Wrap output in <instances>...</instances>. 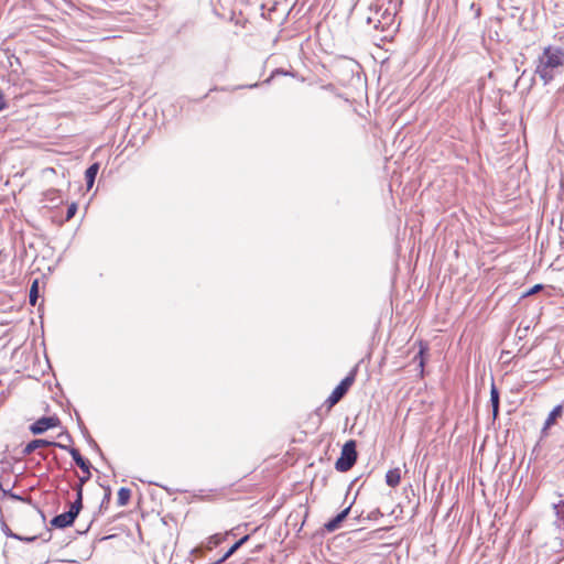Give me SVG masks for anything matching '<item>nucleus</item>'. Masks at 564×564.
<instances>
[{"mask_svg": "<svg viewBox=\"0 0 564 564\" xmlns=\"http://www.w3.org/2000/svg\"><path fill=\"white\" fill-rule=\"evenodd\" d=\"M110 498H111V490H110V488L108 487V488L106 489V494H105V496H104V498H102V500H101V503H100V507H99V508H100V510H101L102 508H106V507H107V505H108V503H109V501H110Z\"/></svg>", "mask_w": 564, "mask_h": 564, "instance_id": "obj_22", "label": "nucleus"}, {"mask_svg": "<svg viewBox=\"0 0 564 564\" xmlns=\"http://www.w3.org/2000/svg\"><path fill=\"white\" fill-rule=\"evenodd\" d=\"M230 534H232V531H227L225 533H215L207 538L206 541L202 544V546L195 549L193 552H199L203 549L213 550L215 546L221 544Z\"/></svg>", "mask_w": 564, "mask_h": 564, "instance_id": "obj_7", "label": "nucleus"}, {"mask_svg": "<svg viewBox=\"0 0 564 564\" xmlns=\"http://www.w3.org/2000/svg\"><path fill=\"white\" fill-rule=\"evenodd\" d=\"M98 171H99V164L98 163H94L91 164L85 172V180H86V185H87V188L90 189L95 183V180H96V176L98 174Z\"/></svg>", "mask_w": 564, "mask_h": 564, "instance_id": "obj_13", "label": "nucleus"}, {"mask_svg": "<svg viewBox=\"0 0 564 564\" xmlns=\"http://www.w3.org/2000/svg\"><path fill=\"white\" fill-rule=\"evenodd\" d=\"M76 212H77V204H76V203H72V204L67 207V212H66V220L72 219V218L76 215Z\"/></svg>", "mask_w": 564, "mask_h": 564, "instance_id": "obj_21", "label": "nucleus"}, {"mask_svg": "<svg viewBox=\"0 0 564 564\" xmlns=\"http://www.w3.org/2000/svg\"><path fill=\"white\" fill-rule=\"evenodd\" d=\"M350 509H351V505L348 506L347 508H345L343 511H340L336 517H334L333 519L327 521L324 524L325 530L328 531V532H334L335 530H337L340 527L341 522L349 514Z\"/></svg>", "mask_w": 564, "mask_h": 564, "instance_id": "obj_9", "label": "nucleus"}, {"mask_svg": "<svg viewBox=\"0 0 564 564\" xmlns=\"http://www.w3.org/2000/svg\"><path fill=\"white\" fill-rule=\"evenodd\" d=\"M59 194H61V192L58 189L51 188L44 193V198L51 203L59 204V203H62V198H61Z\"/></svg>", "mask_w": 564, "mask_h": 564, "instance_id": "obj_17", "label": "nucleus"}, {"mask_svg": "<svg viewBox=\"0 0 564 564\" xmlns=\"http://www.w3.org/2000/svg\"><path fill=\"white\" fill-rule=\"evenodd\" d=\"M89 444L93 447V449L99 453L101 457L104 456L99 445L93 438L89 440Z\"/></svg>", "mask_w": 564, "mask_h": 564, "instance_id": "obj_24", "label": "nucleus"}, {"mask_svg": "<svg viewBox=\"0 0 564 564\" xmlns=\"http://www.w3.org/2000/svg\"><path fill=\"white\" fill-rule=\"evenodd\" d=\"M564 67V50L549 45L543 48L535 62L534 73L544 85H549Z\"/></svg>", "mask_w": 564, "mask_h": 564, "instance_id": "obj_1", "label": "nucleus"}, {"mask_svg": "<svg viewBox=\"0 0 564 564\" xmlns=\"http://www.w3.org/2000/svg\"><path fill=\"white\" fill-rule=\"evenodd\" d=\"M52 446L67 451L70 454V456L73 457L75 464L83 470L85 476L79 478L78 484H85L86 481H88V479L91 476L90 463L82 456V454L79 453V451L77 448L65 445L63 443H57V442H55V444H53Z\"/></svg>", "mask_w": 564, "mask_h": 564, "instance_id": "obj_4", "label": "nucleus"}, {"mask_svg": "<svg viewBox=\"0 0 564 564\" xmlns=\"http://www.w3.org/2000/svg\"><path fill=\"white\" fill-rule=\"evenodd\" d=\"M61 424V420L56 416H42L30 425V431L34 435L45 433L47 430L57 427Z\"/></svg>", "mask_w": 564, "mask_h": 564, "instance_id": "obj_5", "label": "nucleus"}, {"mask_svg": "<svg viewBox=\"0 0 564 564\" xmlns=\"http://www.w3.org/2000/svg\"><path fill=\"white\" fill-rule=\"evenodd\" d=\"M562 413H563L562 405L554 406L553 410L549 413V415L544 422L542 431L544 432L547 429H550L556 422V420L562 416Z\"/></svg>", "mask_w": 564, "mask_h": 564, "instance_id": "obj_12", "label": "nucleus"}, {"mask_svg": "<svg viewBox=\"0 0 564 564\" xmlns=\"http://www.w3.org/2000/svg\"><path fill=\"white\" fill-rule=\"evenodd\" d=\"M8 535H9V536H12V538H14V539H17V540H25V541H29V542H31V541H34V540H35V536L23 539V538H21L20 535H17V534H13V533H10V534H8Z\"/></svg>", "mask_w": 564, "mask_h": 564, "instance_id": "obj_25", "label": "nucleus"}, {"mask_svg": "<svg viewBox=\"0 0 564 564\" xmlns=\"http://www.w3.org/2000/svg\"><path fill=\"white\" fill-rule=\"evenodd\" d=\"M490 403L491 406H499L500 403L499 391L494 383L491 384L490 389Z\"/></svg>", "mask_w": 564, "mask_h": 564, "instance_id": "obj_19", "label": "nucleus"}, {"mask_svg": "<svg viewBox=\"0 0 564 564\" xmlns=\"http://www.w3.org/2000/svg\"><path fill=\"white\" fill-rule=\"evenodd\" d=\"M357 367H355L333 390V393L338 398L343 399L348 392L349 388L354 384L356 379Z\"/></svg>", "mask_w": 564, "mask_h": 564, "instance_id": "obj_6", "label": "nucleus"}, {"mask_svg": "<svg viewBox=\"0 0 564 564\" xmlns=\"http://www.w3.org/2000/svg\"><path fill=\"white\" fill-rule=\"evenodd\" d=\"M10 498L14 499V500H22L21 496L17 495V494H13V492H10Z\"/></svg>", "mask_w": 564, "mask_h": 564, "instance_id": "obj_28", "label": "nucleus"}, {"mask_svg": "<svg viewBox=\"0 0 564 564\" xmlns=\"http://www.w3.org/2000/svg\"><path fill=\"white\" fill-rule=\"evenodd\" d=\"M40 455H41V457H42L43 459H45V458H46V456H45L44 454H41V453H40Z\"/></svg>", "mask_w": 564, "mask_h": 564, "instance_id": "obj_30", "label": "nucleus"}, {"mask_svg": "<svg viewBox=\"0 0 564 564\" xmlns=\"http://www.w3.org/2000/svg\"><path fill=\"white\" fill-rule=\"evenodd\" d=\"M357 443L354 440L347 441L340 452V456L335 463V468L338 471H348L352 468L357 460Z\"/></svg>", "mask_w": 564, "mask_h": 564, "instance_id": "obj_3", "label": "nucleus"}, {"mask_svg": "<svg viewBox=\"0 0 564 564\" xmlns=\"http://www.w3.org/2000/svg\"><path fill=\"white\" fill-rule=\"evenodd\" d=\"M378 14L379 12H376L375 13V17H368L367 18V23L369 24H373V28L376 30H386V28L390 24V22L392 21V15L390 13H387V12H383L381 14V18H378Z\"/></svg>", "mask_w": 564, "mask_h": 564, "instance_id": "obj_8", "label": "nucleus"}, {"mask_svg": "<svg viewBox=\"0 0 564 564\" xmlns=\"http://www.w3.org/2000/svg\"><path fill=\"white\" fill-rule=\"evenodd\" d=\"M83 486L84 484L76 485V499L70 503L68 511L57 514L51 520L52 527L56 529H65L73 525L74 521L83 509Z\"/></svg>", "mask_w": 564, "mask_h": 564, "instance_id": "obj_2", "label": "nucleus"}, {"mask_svg": "<svg viewBox=\"0 0 564 564\" xmlns=\"http://www.w3.org/2000/svg\"><path fill=\"white\" fill-rule=\"evenodd\" d=\"M59 437H65L68 442L73 441L72 436L67 432L59 434Z\"/></svg>", "mask_w": 564, "mask_h": 564, "instance_id": "obj_27", "label": "nucleus"}, {"mask_svg": "<svg viewBox=\"0 0 564 564\" xmlns=\"http://www.w3.org/2000/svg\"><path fill=\"white\" fill-rule=\"evenodd\" d=\"M37 299H39V281L37 280H34L32 285H31V289H30V293H29V302L32 306H34L37 302Z\"/></svg>", "mask_w": 564, "mask_h": 564, "instance_id": "obj_18", "label": "nucleus"}, {"mask_svg": "<svg viewBox=\"0 0 564 564\" xmlns=\"http://www.w3.org/2000/svg\"><path fill=\"white\" fill-rule=\"evenodd\" d=\"M250 539V535H243L241 539H239L237 542H235L228 551L218 560L215 564H221L226 560H228L232 554H235L248 540Z\"/></svg>", "mask_w": 564, "mask_h": 564, "instance_id": "obj_11", "label": "nucleus"}, {"mask_svg": "<svg viewBox=\"0 0 564 564\" xmlns=\"http://www.w3.org/2000/svg\"><path fill=\"white\" fill-rule=\"evenodd\" d=\"M492 408V417L496 420L499 415V406H491Z\"/></svg>", "mask_w": 564, "mask_h": 564, "instance_id": "obj_26", "label": "nucleus"}, {"mask_svg": "<svg viewBox=\"0 0 564 564\" xmlns=\"http://www.w3.org/2000/svg\"><path fill=\"white\" fill-rule=\"evenodd\" d=\"M322 410H323L322 408H321V409H317L316 414H317V415H322Z\"/></svg>", "mask_w": 564, "mask_h": 564, "instance_id": "obj_29", "label": "nucleus"}, {"mask_svg": "<svg viewBox=\"0 0 564 564\" xmlns=\"http://www.w3.org/2000/svg\"><path fill=\"white\" fill-rule=\"evenodd\" d=\"M53 444H55V442H53V441H47V440H43V438H35V440H32L31 442H29L25 445V447L23 448L22 453H23V455H30L35 449H39V448H42V447H48V446H52Z\"/></svg>", "mask_w": 564, "mask_h": 564, "instance_id": "obj_10", "label": "nucleus"}, {"mask_svg": "<svg viewBox=\"0 0 564 564\" xmlns=\"http://www.w3.org/2000/svg\"><path fill=\"white\" fill-rule=\"evenodd\" d=\"M401 480V473L399 468L390 469L386 474V482L390 487H397Z\"/></svg>", "mask_w": 564, "mask_h": 564, "instance_id": "obj_14", "label": "nucleus"}, {"mask_svg": "<svg viewBox=\"0 0 564 564\" xmlns=\"http://www.w3.org/2000/svg\"><path fill=\"white\" fill-rule=\"evenodd\" d=\"M543 289V285L542 284H535L534 286H532L525 294L524 296H529V295H532V294H535L538 293L540 290Z\"/></svg>", "mask_w": 564, "mask_h": 564, "instance_id": "obj_23", "label": "nucleus"}, {"mask_svg": "<svg viewBox=\"0 0 564 564\" xmlns=\"http://www.w3.org/2000/svg\"><path fill=\"white\" fill-rule=\"evenodd\" d=\"M427 350H429L427 343L420 341V350L416 354V356L414 357V361H419V367H420L421 371H423V368H424V354Z\"/></svg>", "mask_w": 564, "mask_h": 564, "instance_id": "obj_15", "label": "nucleus"}, {"mask_svg": "<svg viewBox=\"0 0 564 564\" xmlns=\"http://www.w3.org/2000/svg\"><path fill=\"white\" fill-rule=\"evenodd\" d=\"M131 497V490L129 488L122 487L118 491V505L120 507L126 506L129 502V499Z\"/></svg>", "mask_w": 564, "mask_h": 564, "instance_id": "obj_16", "label": "nucleus"}, {"mask_svg": "<svg viewBox=\"0 0 564 564\" xmlns=\"http://www.w3.org/2000/svg\"><path fill=\"white\" fill-rule=\"evenodd\" d=\"M340 401L333 392L326 399L324 406H326L325 413L327 414L332 408L337 404Z\"/></svg>", "mask_w": 564, "mask_h": 564, "instance_id": "obj_20", "label": "nucleus"}]
</instances>
